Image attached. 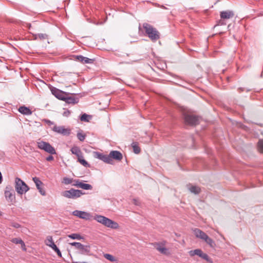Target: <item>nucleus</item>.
I'll return each instance as SVG.
<instances>
[{"mask_svg":"<svg viewBox=\"0 0 263 263\" xmlns=\"http://www.w3.org/2000/svg\"><path fill=\"white\" fill-rule=\"evenodd\" d=\"M93 219L107 228L112 229H118L119 228V225L117 222L104 216L96 215L93 217Z\"/></svg>","mask_w":263,"mask_h":263,"instance_id":"obj_1","label":"nucleus"},{"mask_svg":"<svg viewBox=\"0 0 263 263\" xmlns=\"http://www.w3.org/2000/svg\"><path fill=\"white\" fill-rule=\"evenodd\" d=\"M193 233L197 238L204 241L211 248H213L215 247V243L213 240L210 238L204 232L196 228L193 230Z\"/></svg>","mask_w":263,"mask_h":263,"instance_id":"obj_2","label":"nucleus"},{"mask_svg":"<svg viewBox=\"0 0 263 263\" xmlns=\"http://www.w3.org/2000/svg\"><path fill=\"white\" fill-rule=\"evenodd\" d=\"M146 33L148 37L153 41H156L159 38V32L156 29L153 28L151 25L147 23H144L143 25Z\"/></svg>","mask_w":263,"mask_h":263,"instance_id":"obj_3","label":"nucleus"},{"mask_svg":"<svg viewBox=\"0 0 263 263\" xmlns=\"http://www.w3.org/2000/svg\"><path fill=\"white\" fill-rule=\"evenodd\" d=\"M37 147L40 149L51 154L54 155L56 154L55 148L48 142L39 140L36 142Z\"/></svg>","mask_w":263,"mask_h":263,"instance_id":"obj_4","label":"nucleus"},{"mask_svg":"<svg viewBox=\"0 0 263 263\" xmlns=\"http://www.w3.org/2000/svg\"><path fill=\"white\" fill-rule=\"evenodd\" d=\"M15 189L17 193L21 195L26 193L29 189L28 185L19 178H15Z\"/></svg>","mask_w":263,"mask_h":263,"instance_id":"obj_5","label":"nucleus"},{"mask_svg":"<svg viewBox=\"0 0 263 263\" xmlns=\"http://www.w3.org/2000/svg\"><path fill=\"white\" fill-rule=\"evenodd\" d=\"M4 195L6 200L8 202L12 204L15 202V192L11 186L8 185L5 187Z\"/></svg>","mask_w":263,"mask_h":263,"instance_id":"obj_6","label":"nucleus"},{"mask_svg":"<svg viewBox=\"0 0 263 263\" xmlns=\"http://www.w3.org/2000/svg\"><path fill=\"white\" fill-rule=\"evenodd\" d=\"M166 242L164 241L154 244V248L162 254L168 256L171 254L169 249L165 247Z\"/></svg>","mask_w":263,"mask_h":263,"instance_id":"obj_7","label":"nucleus"},{"mask_svg":"<svg viewBox=\"0 0 263 263\" xmlns=\"http://www.w3.org/2000/svg\"><path fill=\"white\" fill-rule=\"evenodd\" d=\"M82 193L81 191L71 189L69 190L65 191L62 193V195L68 198H77L80 197Z\"/></svg>","mask_w":263,"mask_h":263,"instance_id":"obj_8","label":"nucleus"},{"mask_svg":"<svg viewBox=\"0 0 263 263\" xmlns=\"http://www.w3.org/2000/svg\"><path fill=\"white\" fill-rule=\"evenodd\" d=\"M189 254L191 257H193L195 255L198 256L208 261L211 262V259L209 256L206 253H203V252L200 249L191 250L189 252Z\"/></svg>","mask_w":263,"mask_h":263,"instance_id":"obj_9","label":"nucleus"},{"mask_svg":"<svg viewBox=\"0 0 263 263\" xmlns=\"http://www.w3.org/2000/svg\"><path fill=\"white\" fill-rule=\"evenodd\" d=\"M52 130L59 134L63 135V136H69L71 133V130L69 128H65L63 126H57L54 125L52 128Z\"/></svg>","mask_w":263,"mask_h":263,"instance_id":"obj_10","label":"nucleus"},{"mask_svg":"<svg viewBox=\"0 0 263 263\" xmlns=\"http://www.w3.org/2000/svg\"><path fill=\"white\" fill-rule=\"evenodd\" d=\"M93 156L95 158L99 159L106 163H113V160L110 159L109 155H105L98 152H93Z\"/></svg>","mask_w":263,"mask_h":263,"instance_id":"obj_11","label":"nucleus"},{"mask_svg":"<svg viewBox=\"0 0 263 263\" xmlns=\"http://www.w3.org/2000/svg\"><path fill=\"white\" fill-rule=\"evenodd\" d=\"M72 215L79 218H81L85 220H90L92 217V216L90 213L79 210H75L72 212Z\"/></svg>","mask_w":263,"mask_h":263,"instance_id":"obj_12","label":"nucleus"},{"mask_svg":"<svg viewBox=\"0 0 263 263\" xmlns=\"http://www.w3.org/2000/svg\"><path fill=\"white\" fill-rule=\"evenodd\" d=\"M184 121L185 124L190 125H196L199 123V118L194 115H184Z\"/></svg>","mask_w":263,"mask_h":263,"instance_id":"obj_13","label":"nucleus"},{"mask_svg":"<svg viewBox=\"0 0 263 263\" xmlns=\"http://www.w3.org/2000/svg\"><path fill=\"white\" fill-rule=\"evenodd\" d=\"M72 246H74L81 251V254H88L90 252V248L88 246H84L80 242H73L70 243Z\"/></svg>","mask_w":263,"mask_h":263,"instance_id":"obj_14","label":"nucleus"},{"mask_svg":"<svg viewBox=\"0 0 263 263\" xmlns=\"http://www.w3.org/2000/svg\"><path fill=\"white\" fill-rule=\"evenodd\" d=\"M51 91L52 93L58 99L64 101L65 99V97L66 95H67V92L63 91L60 89H58L55 87H52L51 89Z\"/></svg>","mask_w":263,"mask_h":263,"instance_id":"obj_15","label":"nucleus"},{"mask_svg":"<svg viewBox=\"0 0 263 263\" xmlns=\"http://www.w3.org/2000/svg\"><path fill=\"white\" fill-rule=\"evenodd\" d=\"M111 159H115L118 161H120L122 159V154L119 151H111L109 154Z\"/></svg>","mask_w":263,"mask_h":263,"instance_id":"obj_16","label":"nucleus"},{"mask_svg":"<svg viewBox=\"0 0 263 263\" xmlns=\"http://www.w3.org/2000/svg\"><path fill=\"white\" fill-rule=\"evenodd\" d=\"M234 15L233 11L231 10L223 11L220 12V17L222 19H229Z\"/></svg>","mask_w":263,"mask_h":263,"instance_id":"obj_17","label":"nucleus"},{"mask_svg":"<svg viewBox=\"0 0 263 263\" xmlns=\"http://www.w3.org/2000/svg\"><path fill=\"white\" fill-rule=\"evenodd\" d=\"M74 59L81 62L83 64L92 63L93 60L82 55H77L74 57Z\"/></svg>","mask_w":263,"mask_h":263,"instance_id":"obj_18","label":"nucleus"},{"mask_svg":"<svg viewBox=\"0 0 263 263\" xmlns=\"http://www.w3.org/2000/svg\"><path fill=\"white\" fill-rule=\"evenodd\" d=\"M64 101L68 104H75L78 102V101L76 98L69 96V93H68L67 95L65 97Z\"/></svg>","mask_w":263,"mask_h":263,"instance_id":"obj_19","label":"nucleus"},{"mask_svg":"<svg viewBox=\"0 0 263 263\" xmlns=\"http://www.w3.org/2000/svg\"><path fill=\"white\" fill-rule=\"evenodd\" d=\"M76 185L81 189L84 190H91L92 189V186L89 184L84 183L81 182H77Z\"/></svg>","mask_w":263,"mask_h":263,"instance_id":"obj_20","label":"nucleus"},{"mask_svg":"<svg viewBox=\"0 0 263 263\" xmlns=\"http://www.w3.org/2000/svg\"><path fill=\"white\" fill-rule=\"evenodd\" d=\"M18 111L22 114L24 115H31L32 114L31 111L30 109L25 106H21L19 108Z\"/></svg>","mask_w":263,"mask_h":263,"instance_id":"obj_21","label":"nucleus"},{"mask_svg":"<svg viewBox=\"0 0 263 263\" xmlns=\"http://www.w3.org/2000/svg\"><path fill=\"white\" fill-rule=\"evenodd\" d=\"M70 151L72 154L76 155L77 157L79 156L82 153L80 148L77 146H74L72 147L70 149Z\"/></svg>","mask_w":263,"mask_h":263,"instance_id":"obj_22","label":"nucleus"},{"mask_svg":"<svg viewBox=\"0 0 263 263\" xmlns=\"http://www.w3.org/2000/svg\"><path fill=\"white\" fill-rule=\"evenodd\" d=\"M132 146L133 148L134 152L135 154H139L140 153L141 149L139 146H138V144L137 142H133L132 144Z\"/></svg>","mask_w":263,"mask_h":263,"instance_id":"obj_23","label":"nucleus"},{"mask_svg":"<svg viewBox=\"0 0 263 263\" xmlns=\"http://www.w3.org/2000/svg\"><path fill=\"white\" fill-rule=\"evenodd\" d=\"M45 243L48 247H50L51 245L54 244V242L53 240L52 237L51 236H48L45 240Z\"/></svg>","mask_w":263,"mask_h":263,"instance_id":"obj_24","label":"nucleus"},{"mask_svg":"<svg viewBox=\"0 0 263 263\" xmlns=\"http://www.w3.org/2000/svg\"><path fill=\"white\" fill-rule=\"evenodd\" d=\"M189 190L191 193H193L195 194H198L200 192V189L196 186H192L189 187Z\"/></svg>","mask_w":263,"mask_h":263,"instance_id":"obj_25","label":"nucleus"},{"mask_svg":"<svg viewBox=\"0 0 263 263\" xmlns=\"http://www.w3.org/2000/svg\"><path fill=\"white\" fill-rule=\"evenodd\" d=\"M68 237L72 239H77L80 240L82 239V237L79 234L77 233H73L68 235Z\"/></svg>","mask_w":263,"mask_h":263,"instance_id":"obj_26","label":"nucleus"},{"mask_svg":"<svg viewBox=\"0 0 263 263\" xmlns=\"http://www.w3.org/2000/svg\"><path fill=\"white\" fill-rule=\"evenodd\" d=\"M32 180L35 183L37 189L41 187V186L43 184V183L39 178L35 177L33 178Z\"/></svg>","mask_w":263,"mask_h":263,"instance_id":"obj_27","label":"nucleus"},{"mask_svg":"<svg viewBox=\"0 0 263 263\" xmlns=\"http://www.w3.org/2000/svg\"><path fill=\"white\" fill-rule=\"evenodd\" d=\"M49 247L52 248L57 253L58 256L62 257V253L55 243L53 244Z\"/></svg>","mask_w":263,"mask_h":263,"instance_id":"obj_28","label":"nucleus"},{"mask_svg":"<svg viewBox=\"0 0 263 263\" xmlns=\"http://www.w3.org/2000/svg\"><path fill=\"white\" fill-rule=\"evenodd\" d=\"M104 257L107 260L110 261H115L116 259L114 256L109 254H104Z\"/></svg>","mask_w":263,"mask_h":263,"instance_id":"obj_29","label":"nucleus"},{"mask_svg":"<svg viewBox=\"0 0 263 263\" xmlns=\"http://www.w3.org/2000/svg\"><path fill=\"white\" fill-rule=\"evenodd\" d=\"M258 149L263 153V140H260L258 142Z\"/></svg>","mask_w":263,"mask_h":263,"instance_id":"obj_30","label":"nucleus"},{"mask_svg":"<svg viewBox=\"0 0 263 263\" xmlns=\"http://www.w3.org/2000/svg\"><path fill=\"white\" fill-rule=\"evenodd\" d=\"M11 241L15 244H21L23 241L20 238H14L12 239Z\"/></svg>","mask_w":263,"mask_h":263,"instance_id":"obj_31","label":"nucleus"},{"mask_svg":"<svg viewBox=\"0 0 263 263\" xmlns=\"http://www.w3.org/2000/svg\"><path fill=\"white\" fill-rule=\"evenodd\" d=\"M77 137L81 141H83L85 139V135L81 133L77 134Z\"/></svg>","mask_w":263,"mask_h":263,"instance_id":"obj_32","label":"nucleus"},{"mask_svg":"<svg viewBox=\"0 0 263 263\" xmlns=\"http://www.w3.org/2000/svg\"><path fill=\"white\" fill-rule=\"evenodd\" d=\"M62 182L65 184H69L72 183V179L69 178L65 177L63 178Z\"/></svg>","mask_w":263,"mask_h":263,"instance_id":"obj_33","label":"nucleus"},{"mask_svg":"<svg viewBox=\"0 0 263 263\" xmlns=\"http://www.w3.org/2000/svg\"><path fill=\"white\" fill-rule=\"evenodd\" d=\"M89 117V116H88L85 114H84L81 117V120L82 121L88 122L89 121V119H88Z\"/></svg>","mask_w":263,"mask_h":263,"instance_id":"obj_34","label":"nucleus"},{"mask_svg":"<svg viewBox=\"0 0 263 263\" xmlns=\"http://www.w3.org/2000/svg\"><path fill=\"white\" fill-rule=\"evenodd\" d=\"M82 165L86 167H89L90 166V165L89 163L84 159L83 160H80V161H79Z\"/></svg>","mask_w":263,"mask_h":263,"instance_id":"obj_35","label":"nucleus"},{"mask_svg":"<svg viewBox=\"0 0 263 263\" xmlns=\"http://www.w3.org/2000/svg\"><path fill=\"white\" fill-rule=\"evenodd\" d=\"M71 112L68 109H65L63 113V116L66 117H68L70 116Z\"/></svg>","mask_w":263,"mask_h":263,"instance_id":"obj_36","label":"nucleus"},{"mask_svg":"<svg viewBox=\"0 0 263 263\" xmlns=\"http://www.w3.org/2000/svg\"><path fill=\"white\" fill-rule=\"evenodd\" d=\"M37 190H39L40 194L43 196L46 195V192L41 187L37 188Z\"/></svg>","mask_w":263,"mask_h":263,"instance_id":"obj_37","label":"nucleus"},{"mask_svg":"<svg viewBox=\"0 0 263 263\" xmlns=\"http://www.w3.org/2000/svg\"><path fill=\"white\" fill-rule=\"evenodd\" d=\"M43 121L49 126L54 125V123L53 122H52L48 119H44V120H43Z\"/></svg>","mask_w":263,"mask_h":263,"instance_id":"obj_38","label":"nucleus"},{"mask_svg":"<svg viewBox=\"0 0 263 263\" xmlns=\"http://www.w3.org/2000/svg\"><path fill=\"white\" fill-rule=\"evenodd\" d=\"M38 37L41 39H47V35L46 34H39Z\"/></svg>","mask_w":263,"mask_h":263,"instance_id":"obj_39","label":"nucleus"},{"mask_svg":"<svg viewBox=\"0 0 263 263\" xmlns=\"http://www.w3.org/2000/svg\"><path fill=\"white\" fill-rule=\"evenodd\" d=\"M21 248H22V250L25 251H26V246H25V244L24 242V241H23V242H22L21 243Z\"/></svg>","mask_w":263,"mask_h":263,"instance_id":"obj_40","label":"nucleus"},{"mask_svg":"<svg viewBox=\"0 0 263 263\" xmlns=\"http://www.w3.org/2000/svg\"><path fill=\"white\" fill-rule=\"evenodd\" d=\"M77 158H78V162L80 161V160L84 159V157L83 156V153H82L80 155L78 156Z\"/></svg>","mask_w":263,"mask_h":263,"instance_id":"obj_41","label":"nucleus"},{"mask_svg":"<svg viewBox=\"0 0 263 263\" xmlns=\"http://www.w3.org/2000/svg\"><path fill=\"white\" fill-rule=\"evenodd\" d=\"M46 159L48 161H52L53 160V157L50 155L47 157Z\"/></svg>","mask_w":263,"mask_h":263,"instance_id":"obj_42","label":"nucleus"},{"mask_svg":"<svg viewBox=\"0 0 263 263\" xmlns=\"http://www.w3.org/2000/svg\"><path fill=\"white\" fill-rule=\"evenodd\" d=\"M13 226L15 228H19L20 227V224L18 223H15L13 224Z\"/></svg>","mask_w":263,"mask_h":263,"instance_id":"obj_43","label":"nucleus"},{"mask_svg":"<svg viewBox=\"0 0 263 263\" xmlns=\"http://www.w3.org/2000/svg\"><path fill=\"white\" fill-rule=\"evenodd\" d=\"M134 201H135V204H138V203L136 202V200H134Z\"/></svg>","mask_w":263,"mask_h":263,"instance_id":"obj_44","label":"nucleus"}]
</instances>
